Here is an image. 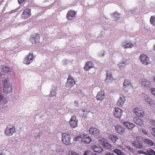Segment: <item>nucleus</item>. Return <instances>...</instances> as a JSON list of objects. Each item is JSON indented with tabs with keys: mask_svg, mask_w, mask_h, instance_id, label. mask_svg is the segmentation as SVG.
<instances>
[{
	"mask_svg": "<svg viewBox=\"0 0 155 155\" xmlns=\"http://www.w3.org/2000/svg\"><path fill=\"white\" fill-rule=\"evenodd\" d=\"M71 137L70 134L67 133L62 134L61 140L65 145H69L71 144Z\"/></svg>",
	"mask_w": 155,
	"mask_h": 155,
	"instance_id": "nucleus-2",
	"label": "nucleus"
},
{
	"mask_svg": "<svg viewBox=\"0 0 155 155\" xmlns=\"http://www.w3.org/2000/svg\"><path fill=\"white\" fill-rule=\"evenodd\" d=\"M3 91L5 94H8L12 92V88L11 85L9 83V80L7 79L4 80V81Z\"/></svg>",
	"mask_w": 155,
	"mask_h": 155,
	"instance_id": "nucleus-1",
	"label": "nucleus"
},
{
	"mask_svg": "<svg viewBox=\"0 0 155 155\" xmlns=\"http://www.w3.org/2000/svg\"><path fill=\"white\" fill-rule=\"evenodd\" d=\"M75 84V81L73 78L71 76L68 75V80L66 83V86L67 87L71 88Z\"/></svg>",
	"mask_w": 155,
	"mask_h": 155,
	"instance_id": "nucleus-8",
	"label": "nucleus"
},
{
	"mask_svg": "<svg viewBox=\"0 0 155 155\" xmlns=\"http://www.w3.org/2000/svg\"><path fill=\"white\" fill-rule=\"evenodd\" d=\"M34 57L32 52H30L29 54L25 58L23 61L24 64H29L33 62Z\"/></svg>",
	"mask_w": 155,
	"mask_h": 155,
	"instance_id": "nucleus-5",
	"label": "nucleus"
},
{
	"mask_svg": "<svg viewBox=\"0 0 155 155\" xmlns=\"http://www.w3.org/2000/svg\"><path fill=\"white\" fill-rule=\"evenodd\" d=\"M91 141V139L89 136L87 134L84 135L81 139V141L86 143H89Z\"/></svg>",
	"mask_w": 155,
	"mask_h": 155,
	"instance_id": "nucleus-21",
	"label": "nucleus"
},
{
	"mask_svg": "<svg viewBox=\"0 0 155 155\" xmlns=\"http://www.w3.org/2000/svg\"><path fill=\"white\" fill-rule=\"evenodd\" d=\"M153 49L154 50H155V45H154V47H153Z\"/></svg>",
	"mask_w": 155,
	"mask_h": 155,
	"instance_id": "nucleus-52",
	"label": "nucleus"
},
{
	"mask_svg": "<svg viewBox=\"0 0 155 155\" xmlns=\"http://www.w3.org/2000/svg\"><path fill=\"white\" fill-rule=\"evenodd\" d=\"M114 152L117 155H123V152L120 150L115 149L114 150Z\"/></svg>",
	"mask_w": 155,
	"mask_h": 155,
	"instance_id": "nucleus-31",
	"label": "nucleus"
},
{
	"mask_svg": "<svg viewBox=\"0 0 155 155\" xmlns=\"http://www.w3.org/2000/svg\"><path fill=\"white\" fill-rule=\"evenodd\" d=\"M123 110L119 108L115 107L114 108L113 114L114 116L116 117L120 118L123 114Z\"/></svg>",
	"mask_w": 155,
	"mask_h": 155,
	"instance_id": "nucleus-6",
	"label": "nucleus"
},
{
	"mask_svg": "<svg viewBox=\"0 0 155 155\" xmlns=\"http://www.w3.org/2000/svg\"><path fill=\"white\" fill-rule=\"evenodd\" d=\"M0 155H5L4 153H3L2 152L0 153Z\"/></svg>",
	"mask_w": 155,
	"mask_h": 155,
	"instance_id": "nucleus-50",
	"label": "nucleus"
},
{
	"mask_svg": "<svg viewBox=\"0 0 155 155\" xmlns=\"http://www.w3.org/2000/svg\"><path fill=\"white\" fill-rule=\"evenodd\" d=\"M112 80H113V78L112 75L109 76L108 75H107L105 79V81L106 82H109L110 80L111 81Z\"/></svg>",
	"mask_w": 155,
	"mask_h": 155,
	"instance_id": "nucleus-35",
	"label": "nucleus"
},
{
	"mask_svg": "<svg viewBox=\"0 0 155 155\" xmlns=\"http://www.w3.org/2000/svg\"><path fill=\"white\" fill-rule=\"evenodd\" d=\"M132 145L136 148L140 149L142 147V145L141 143L136 141H134L132 143Z\"/></svg>",
	"mask_w": 155,
	"mask_h": 155,
	"instance_id": "nucleus-28",
	"label": "nucleus"
},
{
	"mask_svg": "<svg viewBox=\"0 0 155 155\" xmlns=\"http://www.w3.org/2000/svg\"><path fill=\"white\" fill-rule=\"evenodd\" d=\"M133 121L135 124L139 125L140 126L143 124L142 121L138 117H134Z\"/></svg>",
	"mask_w": 155,
	"mask_h": 155,
	"instance_id": "nucleus-27",
	"label": "nucleus"
},
{
	"mask_svg": "<svg viewBox=\"0 0 155 155\" xmlns=\"http://www.w3.org/2000/svg\"><path fill=\"white\" fill-rule=\"evenodd\" d=\"M76 14V11L70 10L68 12L66 18L69 20H72L74 18Z\"/></svg>",
	"mask_w": 155,
	"mask_h": 155,
	"instance_id": "nucleus-9",
	"label": "nucleus"
},
{
	"mask_svg": "<svg viewBox=\"0 0 155 155\" xmlns=\"http://www.w3.org/2000/svg\"><path fill=\"white\" fill-rule=\"evenodd\" d=\"M31 15V9L27 8L23 11L21 17L24 19H26L29 17Z\"/></svg>",
	"mask_w": 155,
	"mask_h": 155,
	"instance_id": "nucleus-10",
	"label": "nucleus"
},
{
	"mask_svg": "<svg viewBox=\"0 0 155 155\" xmlns=\"http://www.w3.org/2000/svg\"><path fill=\"white\" fill-rule=\"evenodd\" d=\"M151 93L155 96V88H153L151 89Z\"/></svg>",
	"mask_w": 155,
	"mask_h": 155,
	"instance_id": "nucleus-44",
	"label": "nucleus"
},
{
	"mask_svg": "<svg viewBox=\"0 0 155 155\" xmlns=\"http://www.w3.org/2000/svg\"><path fill=\"white\" fill-rule=\"evenodd\" d=\"M89 131L90 134L94 136H97L99 134V130L96 128L91 127Z\"/></svg>",
	"mask_w": 155,
	"mask_h": 155,
	"instance_id": "nucleus-14",
	"label": "nucleus"
},
{
	"mask_svg": "<svg viewBox=\"0 0 155 155\" xmlns=\"http://www.w3.org/2000/svg\"><path fill=\"white\" fill-rule=\"evenodd\" d=\"M81 136L80 135H78L77 137H75L74 139V141L75 142H76L77 140H78L79 139H81Z\"/></svg>",
	"mask_w": 155,
	"mask_h": 155,
	"instance_id": "nucleus-41",
	"label": "nucleus"
},
{
	"mask_svg": "<svg viewBox=\"0 0 155 155\" xmlns=\"http://www.w3.org/2000/svg\"><path fill=\"white\" fill-rule=\"evenodd\" d=\"M78 120L75 116L71 117L69 123L70 126L72 128H74L78 126Z\"/></svg>",
	"mask_w": 155,
	"mask_h": 155,
	"instance_id": "nucleus-7",
	"label": "nucleus"
},
{
	"mask_svg": "<svg viewBox=\"0 0 155 155\" xmlns=\"http://www.w3.org/2000/svg\"><path fill=\"white\" fill-rule=\"evenodd\" d=\"M149 122L150 124L152 125H153L155 127V120L150 119L149 120Z\"/></svg>",
	"mask_w": 155,
	"mask_h": 155,
	"instance_id": "nucleus-40",
	"label": "nucleus"
},
{
	"mask_svg": "<svg viewBox=\"0 0 155 155\" xmlns=\"http://www.w3.org/2000/svg\"><path fill=\"white\" fill-rule=\"evenodd\" d=\"M100 143L105 148L108 149L111 147L110 145L108 143L106 142L104 138L101 139Z\"/></svg>",
	"mask_w": 155,
	"mask_h": 155,
	"instance_id": "nucleus-23",
	"label": "nucleus"
},
{
	"mask_svg": "<svg viewBox=\"0 0 155 155\" xmlns=\"http://www.w3.org/2000/svg\"><path fill=\"white\" fill-rule=\"evenodd\" d=\"M56 95L55 91L54 90L51 91L49 94L50 97H52L55 96Z\"/></svg>",
	"mask_w": 155,
	"mask_h": 155,
	"instance_id": "nucleus-39",
	"label": "nucleus"
},
{
	"mask_svg": "<svg viewBox=\"0 0 155 155\" xmlns=\"http://www.w3.org/2000/svg\"><path fill=\"white\" fill-rule=\"evenodd\" d=\"M150 133L155 138V127L152 128L150 130Z\"/></svg>",
	"mask_w": 155,
	"mask_h": 155,
	"instance_id": "nucleus-37",
	"label": "nucleus"
},
{
	"mask_svg": "<svg viewBox=\"0 0 155 155\" xmlns=\"http://www.w3.org/2000/svg\"><path fill=\"white\" fill-rule=\"evenodd\" d=\"M133 46V45L131 44L130 43H127L123 45V47L124 48H131Z\"/></svg>",
	"mask_w": 155,
	"mask_h": 155,
	"instance_id": "nucleus-33",
	"label": "nucleus"
},
{
	"mask_svg": "<svg viewBox=\"0 0 155 155\" xmlns=\"http://www.w3.org/2000/svg\"><path fill=\"white\" fill-rule=\"evenodd\" d=\"M3 99V96L2 94L1 91L0 90V103L1 102Z\"/></svg>",
	"mask_w": 155,
	"mask_h": 155,
	"instance_id": "nucleus-42",
	"label": "nucleus"
},
{
	"mask_svg": "<svg viewBox=\"0 0 155 155\" xmlns=\"http://www.w3.org/2000/svg\"><path fill=\"white\" fill-rule=\"evenodd\" d=\"M141 85L143 87L149 88L150 87V82L145 78H142L140 80Z\"/></svg>",
	"mask_w": 155,
	"mask_h": 155,
	"instance_id": "nucleus-11",
	"label": "nucleus"
},
{
	"mask_svg": "<svg viewBox=\"0 0 155 155\" xmlns=\"http://www.w3.org/2000/svg\"><path fill=\"white\" fill-rule=\"evenodd\" d=\"M142 97L144 98L145 101L147 103H148L150 105L153 104V102L149 98L147 95L144 94H142Z\"/></svg>",
	"mask_w": 155,
	"mask_h": 155,
	"instance_id": "nucleus-26",
	"label": "nucleus"
},
{
	"mask_svg": "<svg viewBox=\"0 0 155 155\" xmlns=\"http://www.w3.org/2000/svg\"><path fill=\"white\" fill-rule=\"evenodd\" d=\"M143 133L145 134V135H147V132H146V130H142V131Z\"/></svg>",
	"mask_w": 155,
	"mask_h": 155,
	"instance_id": "nucleus-46",
	"label": "nucleus"
},
{
	"mask_svg": "<svg viewBox=\"0 0 155 155\" xmlns=\"http://www.w3.org/2000/svg\"><path fill=\"white\" fill-rule=\"evenodd\" d=\"M88 153V151L85 150V151H84V152L83 154V155H87Z\"/></svg>",
	"mask_w": 155,
	"mask_h": 155,
	"instance_id": "nucleus-47",
	"label": "nucleus"
},
{
	"mask_svg": "<svg viewBox=\"0 0 155 155\" xmlns=\"http://www.w3.org/2000/svg\"><path fill=\"white\" fill-rule=\"evenodd\" d=\"M93 67V62L91 61H88L86 63L84 67V69L85 70L88 71Z\"/></svg>",
	"mask_w": 155,
	"mask_h": 155,
	"instance_id": "nucleus-20",
	"label": "nucleus"
},
{
	"mask_svg": "<svg viewBox=\"0 0 155 155\" xmlns=\"http://www.w3.org/2000/svg\"><path fill=\"white\" fill-rule=\"evenodd\" d=\"M125 97L123 95H120V97L117 102V104L118 106H122L125 101Z\"/></svg>",
	"mask_w": 155,
	"mask_h": 155,
	"instance_id": "nucleus-16",
	"label": "nucleus"
},
{
	"mask_svg": "<svg viewBox=\"0 0 155 155\" xmlns=\"http://www.w3.org/2000/svg\"><path fill=\"white\" fill-rule=\"evenodd\" d=\"M153 80L154 82H155V77L153 78Z\"/></svg>",
	"mask_w": 155,
	"mask_h": 155,
	"instance_id": "nucleus-51",
	"label": "nucleus"
},
{
	"mask_svg": "<svg viewBox=\"0 0 155 155\" xmlns=\"http://www.w3.org/2000/svg\"><path fill=\"white\" fill-rule=\"evenodd\" d=\"M107 75H108L109 76L112 75L111 73V72H110V71L107 72Z\"/></svg>",
	"mask_w": 155,
	"mask_h": 155,
	"instance_id": "nucleus-48",
	"label": "nucleus"
},
{
	"mask_svg": "<svg viewBox=\"0 0 155 155\" xmlns=\"http://www.w3.org/2000/svg\"><path fill=\"white\" fill-rule=\"evenodd\" d=\"M128 64L127 60L124 59L122 60L121 62L117 64L118 67L120 69H124L125 67Z\"/></svg>",
	"mask_w": 155,
	"mask_h": 155,
	"instance_id": "nucleus-18",
	"label": "nucleus"
},
{
	"mask_svg": "<svg viewBox=\"0 0 155 155\" xmlns=\"http://www.w3.org/2000/svg\"><path fill=\"white\" fill-rule=\"evenodd\" d=\"M92 155H96L95 154L93 153L92 154Z\"/></svg>",
	"mask_w": 155,
	"mask_h": 155,
	"instance_id": "nucleus-53",
	"label": "nucleus"
},
{
	"mask_svg": "<svg viewBox=\"0 0 155 155\" xmlns=\"http://www.w3.org/2000/svg\"><path fill=\"white\" fill-rule=\"evenodd\" d=\"M123 125L130 130H132L134 127V125L133 124L128 121L124 122Z\"/></svg>",
	"mask_w": 155,
	"mask_h": 155,
	"instance_id": "nucleus-24",
	"label": "nucleus"
},
{
	"mask_svg": "<svg viewBox=\"0 0 155 155\" xmlns=\"http://www.w3.org/2000/svg\"><path fill=\"white\" fill-rule=\"evenodd\" d=\"M144 142L146 143H147L148 145L150 146H153L154 143L151 140H149L148 138H146L144 139Z\"/></svg>",
	"mask_w": 155,
	"mask_h": 155,
	"instance_id": "nucleus-29",
	"label": "nucleus"
},
{
	"mask_svg": "<svg viewBox=\"0 0 155 155\" xmlns=\"http://www.w3.org/2000/svg\"><path fill=\"white\" fill-rule=\"evenodd\" d=\"M150 23L153 26H155V16H151L150 19Z\"/></svg>",
	"mask_w": 155,
	"mask_h": 155,
	"instance_id": "nucleus-32",
	"label": "nucleus"
},
{
	"mask_svg": "<svg viewBox=\"0 0 155 155\" xmlns=\"http://www.w3.org/2000/svg\"><path fill=\"white\" fill-rule=\"evenodd\" d=\"M71 155H79V154L77 153L74 152H72L71 153Z\"/></svg>",
	"mask_w": 155,
	"mask_h": 155,
	"instance_id": "nucleus-45",
	"label": "nucleus"
},
{
	"mask_svg": "<svg viewBox=\"0 0 155 155\" xmlns=\"http://www.w3.org/2000/svg\"><path fill=\"white\" fill-rule=\"evenodd\" d=\"M150 133L155 138V127L152 128L150 130Z\"/></svg>",
	"mask_w": 155,
	"mask_h": 155,
	"instance_id": "nucleus-36",
	"label": "nucleus"
},
{
	"mask_svg": "<svg viewBox=\"0 0 155 155\" xmlns=\"http://www.w3.org/2000/svg\"><path fill=\"white\" fill-rule=\"evenodd\" d=\"M15 132V129L14 127L12 125H8L5 130V134L7 136L12 135Z\"/></svg>",
	"mask_w": 155,
	"mask_h": 155,
	"instance_id": "nucleus-4",
	"label": "nucleus"
},
{
	"mask_svg": "<svg viewBox=\"0 0 155 155\" xmlns=\"http://www.w3.org/2000/svg\"><path fill=\"white\" fill-rule=\"evenodd\" d=\"M139 59L141 63L143 65H147L150 63L149 57L145 54H141L139 56Z\"/></svg>",
	"mask_w": 155,
	"mask_h": 155,
	"instance_id": "nucleus-3",
	"label": "nucleus"
},
{
	"mask_svg": "<svg viewBox=\"0 0 155 155\" xmlns=\"http://www.w3.org/2000/svg\"><path fill=\"white\" fill-rule=\"evenodd\" d=\"M40 38L39 35L37 34L35 36H31L30 38V41L33 44H35L39 42Z\"/></svg>",
	"mask_w": 155,
	"mask_h": 155,
	"instance_id": "nucleus-13",
	"label": "nucleus"
},
{
	"mask_svg": "<svg viewBox=\"0 0 155 155\" xmlns=\"http://www.w3.org/2000/svg\"><path fill=\"white\" fill-rule=\"evenodd\" d=\"M137 153H138L139 154H142V153H143V154H147V153H146V152H144L143 151L141 150H138L137 151Z\"/></svg>",
	"mask_w": 155,
	"mask_h": 155,
	"instance_id": "nucleus-43",
	"label": "nucleus"
},
{
	"mask_svg": "<svg viewBox=\"0 0 155 155\" xmlns=\"http://www.w3.org/2000/svg\"><path fill=\"white\" fill-rule=\"evenodd\" d=\"M104 95L105 94L104 91L101 90L98 93L96 96V98L98 100L102 101L104 98Z\"/></svg>",
	"mask_w": 155,
	"mask_h": 155,
	"instance_id": "nucleus-19",
	"label": "nucleus"
},
{
	"mask_svg": "<svg viewBox=\"0 0 155 155\" xmlns=\"http://www.w3.org/2000/svg\"><path fill=\"white\" fill-rule=\"evenodd\" d=\"M91 147L94 152L98 153H100L103 151V149L99 146L94 145H93Z\"/></svg>",
	"mask_w": 155,
	"mask_h": 155,
	"instance_id": "nucleus-22",
	"label": "nucleus"
},
{
	"mask_svg": "<svg viewBox=\"0 0 155 155\" xmlns=\"http://www.w3.org/2000/svg\"><path fill=\"white\" fill-rule=\"evenodd\" d=\"M147 155H155V151L151 149H149L146 151Z\"/></svg>",
	"mask_w": 155,
	"mask_h": 155,
	"instance_id": "nucleus-30",
	"label": "nucleus"
},
{
	"mask_svg": "<svg viewBox=\"0 0 155 155\" xmlns=\"http://www.w3.org/2000/svg\"><path fill=\"white\" fill-rule=\"evenodd\" d=\"M113 17L115 18H116V20H117V19L120 17V15L117 14V12H114L113 13Z\"/></svg>",
	"mask_w": 155,
	"mask_h": 155,
	"instance_id": "nucleus-38",
	"label": "nucleus"
},
{
	"mask_svg": "<svg viewBox=\"0 0 155 155\" xmlns=\"http://www.w3.org/2000/svg\"><path fill=\"white\" fill-rule=\"evenodd\" d=\"M109 141L111 143H115L118 139L117 137L114 135H110L108 137Z\"/></svg>",
	"mask_w": 155,
	"mask_h": 155,
	"instance_id": "nucleus-25",
	"label": "nucleus"
},
{
	"mask_svg": "<svg viewBox=\"0 0 155 155\" xmlns=\"http://www.w3.org/2000/svg\"><path fill=\"white\" fill-rule=\"evenodd\" d=\"M116 130L119 134H123L125 131V129L124 127L120 125H116L114 126Z\"/></svg>",
	"mask_w": 155,
	"mask_h": 155,
	"instance_id": "nucleus-17",
	"label": "nucleus"
},
{
	"mask_svg": "<svg viewBox=\"0 0 155 155\" xmlns=\"http://www.w3.org/2000/svg\"><path fill=\"white\" fill-rule=\"evenodd\" d=\"M130 84V81L127 80L125 79L124 83V85L123 86V89L125 91H127L129 88L131 87Z\"/></svg>",
	"mask_w": 155,
	"mask_h": 155,
	"instance_id": "nucleus-15",
	"label": "nucleus"
},
{
	"mask_svg": "<svg viewBox=\"0 0 155 155\" xmlns=\"http://www.w3.org/2000/svg\"><path fill=\"white\" fill-rule=\"evenodd\" d=\"M133 111L137 116L140 117H143L144 115L143 111L141 108H135L134 109Z\"/></svg>",
	"mask_w": 155,
	"mask_h": 155,
	"instance_id": "nucleus-12",
	"label": "nucleus"
},
{
	"mask_svg": "<svg viewBox=\"0 0 155 155\" xmlns=\"http://www.w3.org/2000/svg\"><path fill=\"white\" fill-rule=\"evenodd\" d=\"M128 148L130 150H132V148L130 147H128Z\"/></svg>",
	"mask_w": 155,
	"mask_h": 155,
	"instance_id": "nucleus-49",
	"label": "nucleus"
},
{
	"mask_svg": "<svg viewBox=\"0 0 155 155\" xmlns=\"http://www.w3.org/2000/svg\"><path fill=\"white\" fill-rule=\"evenodd\" d=\"M2 70L5 73H8L10 71V68L6 66L3 68Z\"/></svg>",
	"mask_w": 155,
	"mask_h": 155,
	"instance_id": "nucleus-34",
	"label": "nucleus"
}]
</instances>
